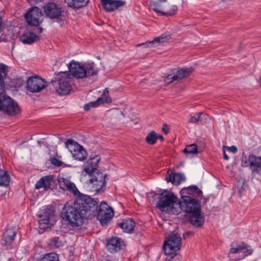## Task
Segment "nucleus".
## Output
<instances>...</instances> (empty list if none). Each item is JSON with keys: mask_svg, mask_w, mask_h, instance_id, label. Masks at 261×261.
<instances>
[{"mask_svg": "<svg viewBox=\"0 0 261 261\" xmlns=\"http://www.w3.org/2000/svg\"><path fill=\"white\" fill-rule=\"evenodd\" d=\"M97 202L90 196L80 195L73 203L67 202L61 212L63 220L72 227L82 225L83 219H91L96 214Z\"/></svg>", "mask_w": 261, "mask_h": 261, "instance_id": "1", "label": "nucleus"}, {"mask_svg": "<svg viewBox=\"0 0 261 261\" xmlns=\"http://www.w3.org/2000/svg\"><path fill=\"white\" fill-rule=\"evenodd\" d=\"M156 207L162 212L178 214L180 208H178L179 200L172 192L168 190L159 194Z\"/></svg>", "mask_w": 261, "mask_h": 261, "instance_id": "2", "label": "nucleus"}, {"mask_svg": "<svg viewBox=\"0 0 261 261\" xmlns=\"http://www.w3.org/2000/svg\"><path fill=\"white\" fill-rule=\"evenodd\" d=\"M71 75L67 72H60L52 80L53 85L56 87L57 92L60 95L68 94L72 89L70 83Z\"/></svg>", "mask_w": 261, "mask_h": 261, "instance_id": "3", "label": "nucleus"}, {"mask_svg": "<svg viewBox=\"0 0 261 261\" xmlns=\"http://www.w3.org/2000/svg\"><path fill=\"white\" fill-rule=\"evenodd\" d=\"M181 246V238L176 233H172L164 243L163 249L167 255L173 257Z\"/></svg>", "mask_w": 261, "mask_h": 261, "instance_id": "4", "label": "nucleus"}, {"mask_svg": "<svg viewBox=\"0 0 261 261\" xmlns=\"http://www.w3.org/2000/svg\"><path fill=\"white\" fill-rule=\"evenodd\" d=\"M181 201H179L178 208H180L179 214L182 211L191 213L200 210V204L197 200L190 196H181Z\"/></svg>", "mask_w": 261, "mask_h": 261, "instance_id": "5", "label": "nucleus"}, {"mask_svg": "<svg viewBox=\"0 0 261 261\" xmlns=\"http://www.w3.org/2000/svg\"><path fill=\"white\" fill-rule=\"evenodd\" d=\"M66 147L71 152L75 160L84 161L87 156V153L84 147L75 141L68 139L65 142Z\"/></svg>", "mask_w": 261, "mask_h": 261, "instance_id": "6", "label": "nucleus"}, {"mask_svg": "<svg viewBox=\"0 0 261 261\" xmlns=\"http://www.w3.org/2000/svg\"><path fill=\"white\" fill-rule=\"evenodd\" d=\"M96 215L97 219L103 225L107 224L111 220L114 215V213L111 207L106 202L102 201L101 202L98 210L96 208V214L94 217Z\"/></svg>", "mask_w": 261, "mask_h": 261, "instance_id": "7", "label": "nucleus"}, {"mask_svg": "<svg viewBox=\"0 0 261 261\" xmlns=\"http://www.w3.org/2000/svg\"><path fill=\"white\" fill-rule=\"evenodd\" d=\"M150 7L157 13L166 16H172L177 11L176 6L174 5L171 6L168 3H161V1L151 3Z\"/></svg>", "mask_w": 261, "mask_h": 261, "instance_id": "8", "label": "nucleus"}, {"mask_svg": "<svg viewBox=\"0 0 261 261\" xmlns=\"http://www.w3.org/2000/svg\"><path fill=\"white\" fill-rule=\"evenodd\" d=\"M46 86V82L38 75L30 76L27 80V89L32 93L39 92Z\"/></svg>", "mask_w": 261, "mask_h": 261, "instance_id": "9", "label": "nucleus"}, {"mask_svg": "<svg viewBox=\"0 0 261 261\" xmlns=\"http://www.w3.org/2000/svg\"><path fill=\"white\" fill-rule=\"evenodd\" d=\"M2 110L10 115L14 116L20 112V108L10 96L4 94Z\"/></svg>", "mask_w": 261, "mask_h": 261, "instance_id": "10", "label": "nucleus"}, {"mask_svg": "<svg viewBox=\"0 0 261 261\" xmlns=\"http://www.w3.org/2000/svg\"><path fill=\"white\" fill-rule=\"evenodd\" d=\"M42 17L41 10L37 7L32 8L25 15L28 23L33 26H38L42 21Z\"/></svg>", "mask_w": 261, "mask_h": 261, "instance_id": "11", "label": "nucleus"}, {"mask_svg": "<svg viewBox=\"0 0 261 261\" xmlns=\"http://www.w3.org/2000/svg\"><path fill=\"white\" fill-rule=\"evenodd\" d=\"M106 174L103 175L101 172L90 175L91 178L89 179V182L92 184V188L96 192L103 191V188L106 186Z\"/></svg>", "mask_w": 261, "mask_h": 261, "instance_id": "12", "label": "nucleus"}, {"mask_svg": "<svg viewBox=\"0 0 261 261\" xmlns=\"http://www.w3.org/2000/svg\"><path fill=\"white\" fill-rule=\"evenodd\" d=\"M55 212L51 206H47L39 212L38 220L40 227L45 228L47 227L50 223V218L54 216Z\"/></svg>", "mask_w": 261, "mask_h": 261, "instance_id": "13", "label": "nucleus"}, {"mask_svg": "<svg viewBox=\"0 0 261 261\" xmlns=\"http://www.w3.org/2000/svg\"><path fill=\"white\" fill-rule=\"evenodd\" d=\"M58 184L60 189L63 191H68L73 194L74 196L82 195L74 182H72L70 178L67 177H59Z\"/></svg>", "mask_w": 261, "mask_h": 261, "instance_id": "14", "label": "nucleus"}, {"mask_svg": "<svg viewBox=\"0 0 261 261\" xmlns=\"http://www.w3.org/2000/svg\"><path fill=\"white\" fill-rule=\"evenodd\" d=\"M44 11L46 16L50 18H59L62 16V8L53 2L45 5Z\"/></svg>", "mask_w": 261, "mask_h": 261, "instance_id": "15", "label": "nucleus"}, {"mask_svg": "<svg viewBox=\"0 0 261 261\" xmlns=\"http://www.w3.org/2000/svg\"><path fill=\"white\" fill-rule=\"evenodd\" d=\"M193 71L192 68H181L178 69L174 75L168 74L165 78V82L169 84L174 81H179L189 76Z\"/></svg>", "mask_w": 261, "mask_h": 261, "instance_id": "16", "label": "nucleus"}, {"mask_svg": "<svg viewBox=\"0 0 261 261\" xmlns=\"http://www.w3.org/2000/svg\"><path fill=\"white\" fill-rule=\"evenodd\" d=\"M68 69L71 74L77 79H83L86 77L83 65L78 62L72 60L68 65Z\"/></svg>", "mask_w": 261, "mask_h": 261, "instance_id": "17", "label": "nucleus"}, {"mask_svg": "<svg viewBox=\"0 0 261 261\" xmlns=\"http://www.w3.org/2000/svg\"><path fill=\"white\" fill-rule=\"evenodd\" d=\"M100 160V157L99 155H95L89 159L84 165V171L90 175L92 174H95L97 172H100L97 169Z\"/></svg>", "mask_w": 261, "mask_h": 261, "instance_id": "18", "label": "nucleus"}, {"mask_svg": "<svg viewBox=\"0 0 261 261\" xmlns=\"http://www.w3.org/2000/svg\"><path fill=\"white\" fill-rule=\"evenodd\" d=\"M243 250H244L243 254L240 258L235 259V261L243 259L244 257L252 254L253 251V249L250 246L244 242H241L240 244H238L236 247H231L229 250V253L235 254L239 253Z\"/></svg>", "mask_w": 261, "mask_h": 261, "instance_id": "19", "label": "nucleus"}, {"mask_svg": "<svg viewBox=\"0 0 261 261\" xmlns=\"http://www.w3.org/2000/svg\"><path fill=\"white\" fill-rule=\"evenodd\" d=\"M101 4L107 11L113 12L124 6L126 2L123 0H101Z\"/></svg>", "mask_w": 261, "mask_h": 261, "instance_id": "20", "label": "nucleus"}, {"mask_svg": "<svg viewBox=\"0 0 261 261\" xmlns=\"http://www.w3.org/2000/svg\"><path fill=\"white\" fill-rule=\"evenodd\" d=\"M181 196H190L196 199V198H201L202 192L196 186H190L188 187L184 188L180 191Z\"/></svg>", "mask_w": 261, "mask_h": 261, "instance_id": "21", "label": "nucleus"}, {"mask_svg": "<svg viewBox=\"0 0 261 261\" xmlns=\"http://www.w3.org/2000/svg\"><path fill=\"white\" fill-rule=\"evenodd\" d=\"M17 233L16 227H11L7 228L3 233L2 241L5 245L11 244L14 240Z\"/></svg>", "mask_w": 261, "mask_h": 261, "instance_id": "22", "label": "nucleus"}, {"mask_svg": "<svg viewBox=\"0 0 261 261\" xmlns=\"http://www.w3.org/2000/svg\"><path fill=\"white\" fill-rule=\"evenodd\" d=\"M55 183L54 176L52 175L42 177L35 184V188L40 189L44 188L45 191L50 189V186Z\"/></svg>", "mask_w": 261, "mask_h": 261, "instance_id": "23", "label": "nucleus"}, {"mask_svg": "<svg viewBox=\"0 0 261 261\" xmlns=\"http://www.w3.org/2000/svg\"><path fill=\"white\" fill-rule=\"evenodd\" d=\"M189 221L195 227H200L204 222V217L201 214V210L190 213Z\"/></svg>", "mask_w": 261, "mask_h": 261, "instance_id": "24", "label": "nucleus"}, {"mask_svg": "<svg viewBox=\"0 0 261 261\" xmlns=\"http://www.w3.org/2000/svg\"><path fill=\"white\" fill-rule=\"evenodd\" d=\"M171 36L169 34H164L160 36L155 38L152 41L138 44L137 46H143L144 47H152L156 46L157 44L162 43L170 40Z\"/></svg>", "mask_w": 261, "mask_h": 261, "instance_id": "25", "label": "nucleus"}, {"mask_svg": "<svg viewBox=\"0 0 261 261\" xmlns=\"http://www.w3.org/2000/svg\"><path fill=\"white\" fill-rule=\"evenodd\" d=\"M120 240L117 237H112L108 240L107 249L110 253H115L120 250Z\"/></svg>", "mask_w": 261, "mask_h": 261, "instance_id": "26", "label": "nucleus"}, {"mask_svg": "<svg viewBox=\"0 0 261 261\" xmlns=\"http://www.w3.org/2000/svg\"><path fill=\"white\" fill-rule=\"evenodd\" d=\"M118 225L124 232L132 233L134 231L135 222L132 218L122 220V222L118 223Z\"/></svg>", "mask_w": 261, "mask_h": 261, "instance_id": "27", "label": "nucleus"}, {"mask_svg": "<svg viewBox=\"0 0 261 261\" xmlns=\"http://www.w3.org/2000/svg\"><path fill=\"white\" fill-rule=\"evenodd\" d=\"M39 37L35 33L29 31H25L20 36L21 41L25 44H31L39 39Z\"/></svg>", "mask_w": 261, "mask_h": 261, "instance_id": "28", "label": "nucleus"}, {"mask_svg": "<svg viewBox=\"0 0 261 261\" xmlns=\"http://www.w3.org/2000/svg\"><path fill=\"white\" fill-rule=\"evenodd\" d=\"M83 65L86 73V76L90 77L96 75L98 74L99 70L96 67V65L93 62H87L83 64Z\"/></svg>", "mask_w": 261, "mask_h": 261, "instance_id": "29", "label": "nucleus"}, {"mask_svg": "<svg viewBox=\"0 0 261 261\" xmlns=\"http://www.w3.org/2000/svg\"><path fill=\"white\" fill-rule=\"evenodd\" d=\"M112 101L111 97L109 96V91L106 88L104 90L103 93L101 95V96L97 99L96 100L94 101L91 102V105L92 107H97L99 106L100 104L103 103H111Z\"/></svg>", "mask_w": 261, "mask_h": 261, "instance_id": "30", "label": "nucleus"}, {"mask_svg": "<svg viewBox=\"0 0 261 261\" xmlns=\"http://www.w3.org/2000/svg\"><path fill=\"white\" fill-rule=\"evenodd\" d=\"M248 161L251 170L261 169V156H257L254 154H250L248 157Z\"/></svg>", "mask_w": 261, "mask_h": 261, "instance_id": "31", "label": "nucleus"}, {"mask_svg": "<svg viewBox=\"0 0 261 261\" xmlns=\"http://www.w3.org/2000/svg\"><path fill=\"white\" fill-rule=\"evenodd\" d=\"M68 6L74 9H80L86 6L89 0H64Z\"/></svg>", "mask_w": 261, "mask_h": 261, "instance_id": "32", "label": "nucleus"}, {"mask_svg": "<svg viewBox=\"0 0 261 261\" xmlns=\"http://www.w3.org/2000/svg\"><path fill=\"white\" fill-rule=\"evenodd\" d=\"M11 181V177L8 171L0 169V187H7Z\"/></svg>", "mask_w": 261, "mask_h": 261, "instance_id": "33", "label": "nucleus"}, {"mask_svg": "<svg viewBox=\"0 0 261 261\" xmlns=\"http://www.w3.org/2000/svg\"><path fill=\"white\" fill-rule=\"evenodd\" d=\"M6 67V65L0 63V95L5 92L4 77L7 75Z\"/></svg>", "mask_w": 261, "mask_h": 261, "instance_id": "34", "label": "nucleus"}, {"mask_svg": "<svg viewBox=\"0 0 261 261\" xmlns=\"http://www.w3.org/2000/svg\"><path fill=\"white\" fill-rule=\"evenodd\" d=\"M207 115L203 112L195 113L193 116H191L189 123H195L198 121H203V119H206Z\"/></svg>", "mask_w": 261, "mask_h": 261, "instance_id": "35", "label": "nucleus"}, {"mask_svg": "<svg viewBox=\"0 0 261 261\" xmlns=\"http://www.w3.org/2000/svg\"><path fill=\"white\" fill-rule=\"evenodd\" d=\"M157 140V133L154 130L148 133L146 137V142L150 145L154 144Z\"/></svg>", "mask_w": 261, "mask_h": 261, "instance_id": "36", "label": "nucleus"}, {"mask_svg": "<svg viewBox=\"0 0 261 261\" xmlns=\"http://www.w3.org/2000/svg\"><path fill=\"white\" fill-rule=\"evenodd\" d=\"M39 261H59L57 254L55 253H48L40 258Z\"/></svg>", "mask_w": 261, "mask_h": 261, "instance_id": "37", "label": "nucleus"}, {"mask_svg": "<svg viewBox=\"0 0 261 261\" xmlns=\"http://www.w3.org/2000/svg\"><path fill=\"white\" fill-rule=\"evenodd\" d=\"M186 178L183 173H174L173 174V184L178 185L180 182L184 181Z\"/></svg>", "mask_w": 261, "mask_h": 261, "instance_id": "38", "label": "nucleus"}, {"mask_svg": "<svg viewBox=\"0 0 261 261\" xmlns=\"http://www.w3.org/2000/svg\"><path fill=\"white\" fill-rule=\"evenodd\" d=\"M252 180L253 182H261V169L251 170Z\"/></svg>", "mask_w": 261, "mask_h": 261, "instance_id": "39", "label": "nucleus"}, {"mask_svg": "<svg viewBox=\"0 0 261 261\" xmlns=\"http://www.w3.org/2000/svg\"><path fill=\"white\" fill-rule=\"evenodd\" d=\"M48 245L51 247L57 248L63 246V244L62 241L60 240L59 238L55 237L49 240Z\"/></svg>", "mask_w": 261, "mask_h": 261, "instance_id": "40", "label": "nucleus"}, {"mask_svg": "<svg viewBox=\"0 0 261 261\" xmlns=\"http://www.w3.org/2000/svg\"><path fill=\"white\" fill-rule=\"evenodd\" d=\"M186 154H196L197 153V147L195 144H191L186 147L184 150Z\"/></svg>", "mask_w": 261, "mask_h": 261, "instance_id": "41", "label": "nucleus"}, {"mask_svg": "<svg viewBox=\"0 0 261 261\" xmlns=\"http://www.w3.org/2000/svg\"><path fill=\"white\" fill-rule=\"evenodd\" d=\"M51 163L54 165L59 167L61 166L62 162L56 158H53L51 159Z\"/></svg>", "mask_w": 261, "mask_h": 261, "instance_id": "42", "label": "nucleus"}, {"mask_svg": "<svg viewBox=\"0 0 261 261\" xmlns=\"http://www.w3.org/2000/svg\"><path fill=\"white\" fill-rule=\"evenodd\" d=\"M227 150L229 151H230V152H232L235 153H236L237 152L238 148L235 146H231L230 147H227Z\"/></svg>", "mask_w": 261, "mask_h": 261, "instance_id": "43", "label": "nucleus"}, {"mask_svg": "<svg viewBox=\"0 0 261 261\" xmlns=\"http://www.w3.org/2000/svg\"><path fill=\"white\" fill-rule=\"evenodd\" d=\"M166 180L167 182H171L173 184V175L169 174L168 176L166 177Z\"/></svg>", "mask_w": 261, "mask_h": 261, "instance_id": "44", "label": "nucleus"}, {"mask_svg": "<svg viewBox=\"0 0 261 261\" xmlns=\"http://www.w3.org/2000/svg\"><path fill=\"white\" fill-rule=\"evenodd\" d=\"M4 92L0 95L1 97H0V111L1 110H2V109H3V95H4Z\"/></svg>", "mask_w": 261, "mask_h": 261, "instance_id": "45", "label": "nucleus"}, {"mask_svg": "<svg viewBox=\"0 0 261 261\" xmlns=\"http://www.w3.org/2000/svg\"><path fill=\"white\" fill-rule=\"evenodd\" d=\"M91 107V103H87L85 105L84 109L85 111H88L90 109V108Z\"/></svg>", "mask_w": 261, "mask_h": 261, "instance_id": "46", "label": "nucleus"}, {"mask_svg": "<svg viewBox=\"0 0 261 261\" xmlns=\"http://www.w3.org/2000/svg\"><path fill=\"white\" fill-rule=\"evenodd\" d=\"M157 138H158V139L160 140L161 141V142H163L164 140V138L162 135H159L157 134Z\"/></svg>", "mask_w": 261, "mask_h": 261, "instance_id": "47", "label": "nucleus"}, {"mask_svg": "<svg viewBox=\"0 0 261 261\" xmlns=\"http://www.w3.org/2000/svg\"><path fill=\"white\" fill-rule=\"evenodd\" d=\"M223 158L225 160H228L229 159V157L226 154L225 150H223Z\"/></svg>", "mask_w": 261, "mask_h": 261, "instance_id": "48", "label": "nucleus"}, {"mask_svg": "<svg viewBox=\"0 0 261 261\" xmlns=\"http://www.w3.org/2000/svg\"><path fill=\"white\" fill-rule=\"evenodd\" d=\"M190 232H187L183 234V238L184 239H185L187 236H188L190 234Z\"/></svg>", "mask_w": 261, "mask_h": 261, "instance_id": "49", "label": "nucleus"}, {"mask_svg": "<svg viewBox=\"0 0 261 261\" xmlns=\"http://www.w3.org/2000/svg\"><path fill=\"white\" fill-rule=\"evenodd\" d=\"M162 131H163L165 134H167L168 133V130H167L164 127L162 128Z\"/></svg>", "mask_w": 261, "mask_h": 261, "instance_id": "50", "label": "nucleus"}, {"mask_svg": "<svg viewBox=\"0 0 261 261\" xmlns=\"http://www.w3.org/2000/svg\"><path fill=\"white\" fill-rule=\"evenodd\" d=\"M158 1H161V3H164V4L167 3V0H158Z\"/></svg>", "mask_w": 261, "mask_h": 261, "instance_id": "51", "label": "nucleus"}, {"mask_svg": "<svg viewBox=\"0 0 261 261\" xmlns=\"http://www.w3.org/2000/svg\"><path fill=\"white\" fill-rule=\"evenodd\" d=\"M36 3H39L42 2L43 0H34Z\"/></svg>", "mask_w": 261, "mask_h": 261, "instance_id": "52", "label": "nucleus"}, {"mask_svg": "<svg viewBox=\"0 0 261 261\" xmlns=\"http://www.w3.org/2000/svg\"><path fill=\"white\" fill-rule=\"evenodd\" d=\"M39 33H42V28H39Z\"/></svg>", "mask_w": 261, "mask_h": 261, "instance_id": "53", "label": "nucleus"}, {"mask_svg": "<svg viewBox=\"0 0 261 261\" xmlns=\"http://www.w3.org/2000/svg\"><path fill=\"white\" fill-rule=\"evenodd\" d=\"M259 82H260V85H261V77H260Z\"/></svg>", "mask_w": 261, "mask_h": 261, "instance_id": "54", "label": "nucleus"}]
</instances>
